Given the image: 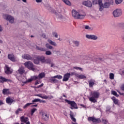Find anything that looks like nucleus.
<instances>
[{
  "instance_id": "obj_1",
  "label": "nucleus",
  "mask_w": 124,
  "mask_h": 124,
  "mask_svg": "<svg viewBox=\"0 0 124 124\" xmlns=\"http://www.w3.org/2000/svg\"><path fill=\"white\" fill-rule=\"evenodd\" d=\"M99 95H100L99 92L97 91H93L91 93L92 96L89 97V99L91 102L95 103V102H97V99L99 98Z\"/></svg>"
},
{
  "instance_id": "obj_2",
  "label": "nucleus",
  "mask_w": 124,
  "mask_h": 124,
  "mask_svg": "<svg viewBox=\"0 0 124 124\" xmlns=\"http://www.w3.org/2000/svg\"><path fill=\"white\" fill-rule=\"evenodd\" d=\"M24 65H25L28 69H29V70H31L32 71H34L35 70V68H34V65H33V63L31 61H27L25 62L24 63Z\"/></svg>"
},
{
  "instance_id": "obj_3",
  "label": "nucleus",
  "mask_w": 124,
  "mask_h": 124,
  "mask_svg": "<svg viewBox=\"0 0 124 124\" xmlns=\"http://www.w3.org/2000/svg\"><path fill=\"white\" fill-rule=\"evenodd\" d=\"M72 15L75 19H84L85 18V16L79 14V13L75 10L72 11Z\"/></svg>"
},
{
  "instance_id": "obj_4",
  "label": "nucleus",
  "mask_w": 124,
  "mask_h": 124,
  "mask_svg": "<svg viewBox=\"0 0 124 124\" xmlns=\"http://www.w3.org/2000/svg\"><path fill=\"white\" fill-rule=\"evenodd\" d=\"M65 102H67L68 104L70 105V109H78V106H77V104L74 101H69L67 99H65Z\"/></svg>"
},
{
  "instance_id": "obj_5",
  "label": "nucleus",
  "mask_w": 124,
  "mask_h": 124,
  "mask_svg": "<svg viewBox=\"0 0 124 124\" xmlns=\"http://www.w3.org/2000/svg\"><path fill=\"white\" fill-rule=\"evenodd\" d=\"M88 121L89 122H93V123H94V124H100V123L101 122V120H100V119H96L95 118L93 117H88Z\"/></svg>"
},
{
  "instance_id": "obj_6",
  "label": "nucleus",
  "mask_w": 124,
  "mask_h": 124,
  "mask_svg": "<svg viewBox=\"0 0 124 124\" xmlns=\"http://www.w3.org/2000/svg\"><path fill=\"white\" fill-rule=\"evenodd\" d=\"M3 17L4 19L7 20V21H9L11 24H13L14 23V18L11 16L4 14L3 15Z\"/></svg>"
},
{
  "instance_id": "obj_7",
  "label": "nucleus",
  "mask_w": 124,
  "mask_h": 124,
  "mask_svg": "<svg viewBox=\"0 0 124 124\" xmlns=\"http://www.w3.org/2000/svg\"><path fill=\"white\" fill-rule=\"evenodd\" d=\"M122 14V10L121 9H117L113 12L114 17H120Z\"/></svg>"
},
{
  "instance_id": "obj_8",
  "label": "nucleus",
  "mask_w": 124,
  "mask_h": 124,
  "mask_svg": "<svg viewBox=\"0 0 124 124\" xmlns=\"http://www.w3.org/2000/svg\"><path fill=\"white\" fill-rule=\"evenodd\" d=\"M71 76V74H70V73H67L64 75L62 81L67 82V81L69 80V78H70Z\"/></svg>"
},
{
  "instance_id": "obj_9",
  "label": "nucleus",
  "mask_w": 124,
  "mask_h": 124,
  "mask_svg": "<svg viewBox=\"0 0 124 124\" xmlns=\"http://www.w3.org/2000/svg\"><path fill=\"white\" fill-rule=\"evenodd\" d=\"M10 67L8 65H6L4 68V71L6 74H11L13 72V70L10 69Z\"/></svg>"
},
{
  "instance_id": "obj_10",
  "label": "nucleus",
  "mask_w": 124,
  "mask_h": 124,
  "mask_svg": "<svg viewBox=\"0 0 124 124\" xmlns=\"http://www.w3.org/2000/svg\"><path fill=\"white\" fill-rule=\"evenodd\" d=\"M22 58L27 61H33V58L31 57L30 54H24L22 56Z\"/></svg>"
},
{
  "instance_id": "obj_11",
  "label": "nucleus",
  "mask_w": 124,
  "mask_h": 124,
  "mask_svg": "<svg viewBox=\"0 0 124 124\" xmlns=\"http://www.w3.org/2000/svg\"><path fill=\"white\" fill-rule=\"evenodd\" d=\"M6 102L7 103V104H12L13 102H15V101L14 100V98H11L10 97H7L6 98Z\"/></svg>"
},
{
  "instance_id": "obj_12",
  "label": "nucleus",
  "mask_w": 124,
  "mask_h": 124,
  "mask_svg": "<svg viewBox=\"0 0 124 124\" xmlns=\"http://www.w3.org/2000/svg\"><path fill=\"white\" fill-rule=\"evenodd\" d=\"M20 120L22 123H26V124H31L30 122H28L29 121V118L28 117H26L25 116H22L20 117Z\"/></svg>"
},
{
  "instance_id": "obj_13",
  "label": "nucleus",
  "mask_w": 124,
  "mask_h": 124,
  "mask_svg": "<svg viewBox=\"0 0 124 124\" xmlns=\"http://www.w3.org/2000/svg\"><path fill=\"white\" fill-rule=\"evenodd\" d=\"M8 58L10 61L13 62H16V58H15V56L13 54H8Z\"/></svg>"
},
{
  "instance_id": "obj_14",
  "label": "nucleus",
  "mask_w": 124,
  "mask_h": 124,
  "mask_svg": "<svg viewBox=\"0 0 124 124\" xmlns=\"http://www.w3.org/2000/svg\"><path fill=\"white\" fill-rule=\"evenodd\" d=\"M82 4L87 7H92V6H93V3L90 0L83 1Z\"/></svg>"
},
{
  "instance_id": "obj_15",
  "label": "nucleus",
  "mask_w": 124,
  "mask_h": 124,
  "mask_svg": "<svg viewBox=\"0 0 124 124\" xmlns=\"http://www.w3.org/2000/svg\"><path fill=\"white\" fill-rule=\"evenodd\" d=\"M86 38L88 39H93V40H96L97 39V36L94 35H86Z\"/></svg>"
},
{
  "instance_id": "obj_16",
  "label": "nucleus",
  "mask_w": 124,
  "mask_h": 124,
  "mask_svg": "<svg viewBox=\"0 0 124 124\" xmlns=\"http://www.w3.org/2000/svg\"><path fill=\"white\" fill-rule=\"evenodd\" d=\"M42 120H43L45 122H46V121H48L49 120V116H48V114L45 113H43L42 115Z\"/></svg>"
},
{
  "instance_id": "obj_17",
  "label": "nucleus",
  "mask_w": 124,
  "mask_h": 124,
  "mask_svg": "<svg viewBox=\"0 0 124 124\" xmlns=\"http://www.w3.org/2000/svg\"><path fill=\"white\" fill-rule=\"evenodd\" d=\"M0 83H4V82H11V80L5 78L2 76H0Z\"/></svg>"
},
{
  "instance_id": "obj_18",
  "label": "nucleus",
  "mask_w": 124,
  "mask_h": 124,
  "mask_svg": "<svg viewBox=\"0 0 124 124\" xmlns=\"http://www.w3.org/2000/svg\"><path fill=\"white\" fill-rule=\"evenodd\" d=\"M2 93L4 95L7 94H11V92L9 91V89H4L2 90Z\"/></svg>"
},
{
  "instance_id": "obj_19",
  "label": "nucleus",
  "mask_w": 124,
  "mask_h": 124,
  "mask_svg": "<svg viewBox=\"0 0 124 124\" xmlns=\"http://www.w3.org/2000/svg\"><path fill=\"white\" fill-rule=\"evenodd\" d=\"M88 83L89 84L90 88H93L94 85V84H95V80L91 79L88 81Z\"/></svg>"
},
{
  "instance_id": "obj_20",
  "label": "nucleus",
  "mask_w": 124,
  "mask_h": 124,
  "mask_svg": "<svg viewBox=\"0 0 124 124\" xmlns=\"http://www.w3.org/2000/svg\"><path fill=\"white\" fill-rule=\"evenodd\" d=\"M18 72L20 75H23L25 73V69L23 67H21L18 70Z\"/></svg>"
},
{
  "instance_id": "obj_21",
  "label": "nucleus",
  "mask_w": 124,
  "mask_h": 124,
  "mask_svg": "<svg viewBox=\"0 0 124 124\" xmlns=\"http://www.w3.org/2000/svg\"><path fill=\"white\" fill-rule=\"evenodd\" d=\"M35 96H38L39 97H41V98H43V99H48V98H49V97L47 95L42 96V94H36Z\"/></svg>"
},
{
  "instance_id": "obj_22",
  "label": "nucleus",
  "mask_w": 124,
  "mask_h": 124,
  "mask_svg": "<svg viewBox=\"0 0 124 124\" xmlns=\"http://www.w3.org/2000/svg\"><path fill=\"white\" fill-rule=\"evenodd\" d=\"M102 0H94L93 1V4H102Z\"/></svg>"
},
{
  "instance_id": "obj_23",
  "label": "nucleus",
  "mask_w": 124,
  "mask_h": 124,
  "mask_svg": "<svg viewBox=\"0 0 124 124\" xmlns=\"http://www.w3.org/2000/svg\"><path fill=\"white\" fill-rule=\"evenodd\" d=\"M47 42H48V43L49 44H50V45H52V46H57V43H56V42L52 41L50 39H48L47 40Z\"/></svg>"
},
{
  "instance_id": "obj_24",
  "label": "nucleus",
  "mask_w": 124,
  "mask_h": 124,
  "mask_svg": "<svg viewBox=\"0 0 124 124\" xmlns=\"http://www.w3.org/2000/svg\"><path fill=\"white\" fill-rule=\"evenodd\" d=\"M49 81L51 83H59V80L58 79H55L54 77H52L50 79Z\"/></svg>"
},
{
  "instance_id": "obj_25",
  "label": "nucleus",
  "mask_w": 124,
  "mask_h": 124,
  "mask_svg": "<svg viewBox=\"0 0 124 124\" xmlns=\"http://www.w3.org/2000/svg\"><path fill=\"white\" fill-rule=\"evenodd\" d=\"M76 77H78L79 79H86V78H87L86 76L84 75H79L78 74V75H76Z\"/></svg>"
},
{
  "instance_id": "obj_26",
  "label": "nucleus",
  "mask_w": 124,
  "mask_h": 124,
  "mask_svg": "<svg viewBox=\"0 0 124 124\" xmlns=\"http://www.w3.org/2000/svg\"><path fill=\"white\" fill-rule=\"evenodd\" d=\"M111 99L113 101V103H114V104H118V103H119V100L116 98L115 97H112Z\"/></svg>"
},
{
  "instance_id": "obj_27",
  "label": "nucleus",
  "mask_w": 124,
  "mask_h": 124,
  "mask_svg": "<svg viewBox=\"0 0 124 124\" xmlns=\"http://www.w3.org/2000/svg\"><path fill=\"white\" fill-rule=\"evenodd\" d=\"M33 62H34V63H35V64H39V57L38 56L36 58V59H33Z\"/></svg>"
},
{
  "instance_id": "obj_28",
  "label": "nucleus",
  "mask_w": 124,
  "mask_h": 124,
  "mask_svg": "<svg viewBox=\"0 0 124 124\" xmlns=\"http://www.w3.org/2000/svg\"><path fill=\"white\" fill-rule=\"evenodd\" d=\"M38 77L39 78V79H42V78H44V77H45V73H40Z\"/></svg>"
},
{
  "instance_id": "obj_29",
  "label": "nucleus",
  "mask_w": 124,
  "mask_h": 124,
  "mask_svg": "<svg viewBox=\"0 0 124 124\" xmlns=\"http://www.w3.org/2000/svg\"><path fill=\"white\" fill-rule=\"evenodd\" d=\"M36 49H37V50H39V51H42L43 52H45V51H46V48H43V47H40L38 46L36 47Z\"/></svg>"
},
{
  "instance_id": "obj_30",
  "label": "nucleus",
  "mask_w": 124,
  "mask_h": 124,
  "mask_svg": "<svg viewBox=\"0 0 124 124\" xmlns=\"http://www.w3.org/2000/svg\"><path fill=\"white\" fill-rule=\"evenodd\" d=\"M105 1L107 2V3L109 4L110 5H113L114 3V1H113V0H105Z\"/></svg>"
},
{
  "instance_id": "obj_31",
  "label": "nucleus",
  "mask_w": 124,
  "mask_h": 124,
  "mask_svg": "<svg viewBox=\"0 0 124 124\" xmlns=\"http://www.w3.org/2000/svg\"><path fill=\"white\" fill-rule=\"evenodd\" d=\"M65 4H67V5L70 6L71 5V2H70V1L68 0H62Z\"/></svg>"
},
{
  "instance_id": "obj_32",
  "label": "nucleus",
  "mask_w": 124,
  "mask_h": 124,
  "mask_svg": "<svg viewBox=\"0 0 124 124\" xmlns=\"http://www.w3.org/2000/svg\"><path fill=\"white\" fill-rule=\"evenodd\" d=\"M70 117L72 121H73V122H74V123H76V119H75V118H74V116L73 115V114L70 113Z\"/></svg>"
},
{
  "instance_id": "obj_33",
  "label": "nucleus",
  "mask_w": 124,
  "mask_h": 124,
  "mask_svg": "<svg viewBox=\"0 0 124 124\" xmlns=\"http://www.w3.org/2000/svg\"><path fill=\"white\" fill-rule=\"evenodd\" d=\"M35 111H37V109L35 108H33L31 109V116H33V114H34V112Z\"/></svg>"
},
{
  "instance_id": "obj_34",
  "label": "nucleus",
  "mask_w": 124,
  "mask_h": 124,
  "mask_svg": "<svg viewBox=\"0 0 124 124\" xmlns=\"http://www.w3.org/2000/svg\"><path fill=\"white\" fill-rule=\"evenodd\" d=\"M103 6L104 8H108L109 6H110V4L106 2L104 3V4H103Z\"/></svg>"
},
{
  "instance_id": "obj_35",
  "label": "nucleus",
  "mask_w": 124,
  "mask_h": 124,
  "mask_svg": "<svg viewBox=\"0 0 124 124\" xmlns=\"http://www.w3.org/2000/svg\"><path fill=\"white\" fill-rule=\"evenodd\" d=\"M123 1H124V0H115V2L117 5L121 4Z\"/></svg>"
},
{
  "instance_id": "obj_36",
  "label": "nucleus",
  "mask_w": 124,
  "mask_h": 124,
  "mask_svg": "<svg viewBox=\"0 0 124 124\" xmlns=\"http://www.w3.org/2000/svg\"><path fill=\"white\" fill-rule=\"evenodd\" d=\"M111 93L113 95H115V96H116V97H119V94H118V93H117L115 91H112Z\"/></svg>"
},
{
  "instance_id": "obj_37",
  "label": "nucleus",
  "mask_w": 124,
  "mask_h": 124,
  "mask_svg": "<svg viewBox=\"0 0 124 124\" xmlns=\"http://www.w3.org/2000/svg\"><path fill=\"white\" fill-rule=\"evenodd\" d=\"M39 60L40 62H45L46 60H45V57H39Z\"/></svg>"
},
{
  "instance_id": "obj_38",
  "label": "nucleus",
  "mask_w": 124,
  "mask_h": 124,
  "mask_svg": "<svg viewBox=\"0 0 124 124\" xmlns=\"http://www.w3.org/2000/svg\"><path fill=\"white\" fill-rule=\"evenodd\" d=\"M46 47L47 49H52L53 48V46L50 45L48 43H47L46 44Z\"/></svg>"
},
{
  "instance_id": "obj_39",
  "label": "nucleus",
  "mask_w": 124,
  "mask_h": 124,
  "mask_svg": "<svg viewBox=\"0 0 124 124\" xmlns=\"http://www.w3.org/2000/svg\"><path fill=\"white\" fill-rule=\"evenodd\" d=\"M32 104H33V103H28L27 104H26L24 106L23 109H26L27 107H29L30 105H32Z\"/></svg>"
},
{
  "instance_id": "obj_40",
  "label": "nucleus",
  "mask_w": 124,
  "mask_h": 124,
  "mask_svg": "<svg viewBox=\"0 0 124 124\" xmlns=\"http://www.w3.org/2000/svg\"><path fill=\"white\" fill-rule=\"evenodd\" d=\"M53 78H57V79L61 80V79H62V76L61 75H57V76H54Z\"/></svg>"
},
{
  "instance_id": "obj_41",
  "label": "nucleus",
  "mask_w": 124,
  "mask_h": 124,
  "mask_svg": "<svg viewBox=\"0 0 124 124\" xmlns=\"http://www.w3.org/2000/svg\"><path fill=\"white\" fill-rule=\"evenodd\" d=\"M32 81H33L32 78H31L28 79L26 81H24L23 83H24V84H27V83H31Z\"/></svg>"
},
{
  "instance_id": "obj_42",
  "label": "nucleus",
  "mask_w": 124,
  "mask_h": 124,
  "mask_svg": "<svg viewBox=\"0 0 124 124\" xmlns=\"http://www.w3.org/2000/svg\"><path fill=\"white\" fill-rule=\"evenodd\" d=\"M99 5V11H102V10H103V8H104V7L103 6V3H102V4Z\"/></svg>"
},
{
  "instance_id": "obj_43",
  "label": "nucleus",
  "mask_w": 124,
  "mask_h": 124,
  "mask_svg": "<svg viewBox=\"0 0 124 124\" xmlns=\"http://www.w3.org/2000/svg\"><path fill=\"white\" fill-rule=\"evenodd\" d=\"M74 69H76V70H80V71H83V69L81 67L75 66L74 67Z\"/></svg>"
},
{
  "instance_id": "obj_44",
  "label": "nucleus",
  "mask_w": 124,
  "mask_h": 124,
  "mask_svg": "<svg viewBox=\"0 0 124 124\" xmlns=\"http://www.w3.org/2000/svg\"><path fill=\"white\" fill-rule=\"evenodd\" d=\"M40 101V99H35L32 101V103L33 104H34L35 102H38Z\"/></svg>"
},
{
  "instance_id": "obj_45",
  "label": "nucleus",
  "mask_w": 124,
  "mask_h": 124,
  "mask_svg": "<svg viewBox=\"0 0 124 124\" xmlns=\"http://www.w3.org/2000/svg\"><path fill=\"white\" fill-rule=\"evenodd\" d=\"M114 74L110 73L109 74V78L111 79V80H113L114 79Z\"/></svg>"
},
{
  "instance_id": "obj_46",
  "label": "nucleus",
  "mask_w": 124,
  "mask_h": 124,
  "mask_svg": "<svg viewBox=\"0 0 124 124\" xmlns=\"http://www.w3.org/2000/svg\"><path fill=\"white\" fill-rule=\"evenodd\" d=\"M73 43L76 46H77V47H78V46H79V45L80 44V43H79V41H74Z\"/></svg>"
},
{
  "instance_id": "obj_47",
  "label": "nucleus",
  "mask_w": 124,
  "mask_h": 124,
  "mask_svg": "<svg viewBox=\"0 0 124 124\" xmlns=\"http://www.w3.org/2000/svg\"><path fill=\"white\" fill-rule=\"evenodd\" d=\"M32 78V80H37L38 79H39V78H38V76H34L33 77H31Z\"/></svg>"
},
{
  "instance_id": "obj_48",
  "label": "nucleus",
  "mask_w": 124,
  "mask_h": 124,
  "mask_svg": "<svg viewBox=\"0 0 124 124\" xmlns=\"http://www.w3.org/2000/svg\"><path fill=\"white\" fill-rule=\"evenodd\" d=\"M52 35H53V36H54V37H55V38H58V33L56 32H53Z\"/></svg>"
},
{
  "instance_id": "obj_49",
  "label": "nucleus",
  "mask_w": 124,
  "mask_h": 124,
  "mask_svg": "<svg viewBox=\"0 0 124 124\" xmlns=\"http://www.w3.org/2000/svg\"><path fill=\"white\" fill-rule=\"evenodd\" d=\"M22 111V109L21 108H18L16 111V115H18L19 113V112H21Z\"/></svg>"
},
{
  "instance_id": "obj_50",
  "label": "nucleus",
  "mask_w": 124,
  "mask_h": 124,
  "mask_svg": "<svg viewBox=\"0 0 124 124\" xmlns=\"http://www.w3.org/2000/svg\"><path fill=\"white\" fill-rule=\"evenodd\" d=\"M39 83H41V81L39 80H36L34 83L35 86H36V85H38V84H39Z\"/></svg>"
},
{
  "instance_id": "obj_51",
  "label": "nucleus",
  "mask_w": 124,
  "mask_h": 124,
  "mask_svg": "<svg viewBox=\"0 0 124 124\" xmlns=\"http://www.w3.org/2000/svg\"><path fill=\"white\" fill-rule=\"evenodd\" d=\"M46 55H47V56H50V55H52V52L50 51H46Z\"/></svg>"
},
{
  "instance_id": "obj_52",
  "label": "nucleus",
  "mask_w": 124,
  "mask_h": 124,
  "mask_svg": "<svg viewBox=\"0 0 124 124\" xmlns=\"http://www.w3.org/2000/svg\"><path fill=\"white\" fill-rule=\"evenodd\" d=\"M84 29H85V30H91V27L89 26V25H86L85 26Z\"/></svg>"
},
{
  "instance_id": "obj_53",
  "label": "nucleus",
  "mask_w": 124,
  "mask_h": 124,
  "mask_svg": "<svg viewBox=\"0 0 124 124\" xmlns=\"http://www.w3.org/2000/svg\"><path fill=\"white\" fill-rule=\"evenodd\" d=\"M102 122H103L104 124H108V121H107V120H102Z\"/></svg>"
},
{
  "instance_id": "obj_54",
  "label": "nucleus",
  "mask_w": 124,
  "mask_h": 124,
  "mask_svg": "<svg viewBox=\"0 0 124 124\" xmlns=\"http://www.w3.org/2000/svg\"><path fill=\"white\" fill-rule=\"evenodd\" d=\"M40 103H46V101L45 100H41L40 99V101H39Z\"/></svg>"
},
{
  "instance_id": "obj_55",
  "label": "nucleus",
  "mask_w": 124,
  "mask_h": 124,
  "mask_svg": "<svg viewBox=\"0 0 124 124\" xmlns=\"http://www.w3.org/2000/svg\"><path fill=\"white\" fill-rule=\"evenodd\" d=\"M78 75V74H77V73H75V72H72V73H71V75L72 76H73V75H75V76H76V75Z\"/></svg>"
},
{
  "instance_id": "obj_56",
  "label": "nucleus",
  "mask_w": 124,
  "mask_h": 124,
  "mask_svg": "<svg viewBox=\"0 0 124 124\" xmlns=\"http://www.w3.org/2000/svg\"><path fill=\"white\" fill-rule=\"evenodd\" d=\"M43 86H44V84L42 83L41 85H39L37 88L38 89H39V88H41V87H43Z\"/></svg>"
},
{
  "instance_id": "obj_57",
  "label": "nucleus",
  "mask_w": 124,
  "mask_h": 124,
  "mask_svg": "<svg viewBox=\"0 0 124 124\" xmlns=\"http://www.w3.org/2000/svg\"><path fill=\"white\" fill-rule=\"evenodd\" d=\"M121 90H122V91H124V84L122 85Z\"/></svg>"
},
{
  "instance_id": "obj_58",
  "label": "nucleus",
  "mask_w": 124,
  "mask_h": 124,
  "mask_svg": "<svg viewBox=\"0 0 124 124\" xmlns=\"http://www.w3.org/2000/svg\"><path fill=\"white\" fill-rule=\"evenodd\" d=\"M42 37H43L44 38H46V34H42Z\"/></svg>"
},
{
  "instance_id": "obj_59",
  "label": "nucleus",
  "mask_w": 124,
  "mask_h": 124,
  "mask_svg": "<svg viewBox=\"0 0 124 124\" xmlns=\"http://www.w3.org/2000/svg\"><path fill=\"white\" fill-rule=\"evenodd\" d=\"M3 105V102L1 100L0 101V105Z\"/></svg>"
},
{
  "instance_id": "obj_60",
  "label": "nucleus",
  "mask_w": 124,
  "mask_h": 124,
  "mask_svg": "<svg viewBox=\"0 0 124 124\" xmlns=\"http://www.w3.org/2000/svg\"><path fill=\"white\" fill-rule=\"evenodd\" d=\"M36 2H41L42 0H36Z\"/></svg>"
},
{
  "instance_id": "obj_61",
  "label": "nucleus",
  "mask_w": 124,
  "mask_h": 124,
  "mask_svg": "<svg viewBox=\"0 0 124 124\" xmlns=\"http://www.w3.org/2000/svg\"><path fill=\"white\" fill-rule=\"evenodd\" d=\"M80 106L83 107V108H86V106H85V105H84L83 104L80 105Z\"/></svg>"
},
{
  "instance_id": "obj_62",
  "label": "nucleus",
  "mask_w": 124,
  "mask_h": 124,
  "mask_svg": "<svg viewBox=\"0 0 124 124\" xmlns=\"http://www.w3.org/2000/svg\"><path fill=\"white\" fill-rule=\"evenodd\" d=\"M121 75H123V76H124V70L122 71Z\"/></svg>"
},
{
  "instance_id": "obj_63",
  "label": "nucleus",
  "mask_w": 124,
  "mask_h": 124,
  "mask_svg": "<svg viewBox=\"0 0 124 124\" xmlns=\"http://www.w3.org/2000/svg\"><path fill=\"white\" fill-rule=\"evenodd\" d=\"M37 104H36V105H32L31 106V107H37Z\"/></svg>"
},
{
  "instance_id": "obj_64",
  "label": "nucleus",
  "mask_w": 124,
  "mask_h": 124,
  "mask_svg": "<svg viewBox=\"0 0 124 124\" xmlns=\"http://www.w3.org/2000/svg\"><path fill=\"white\" fill-rule=\"evenodd\" d=\"M121 27L122 28V29H123V30H124V24H122L121 25Z\"/></svg>"
}]
</instances>
